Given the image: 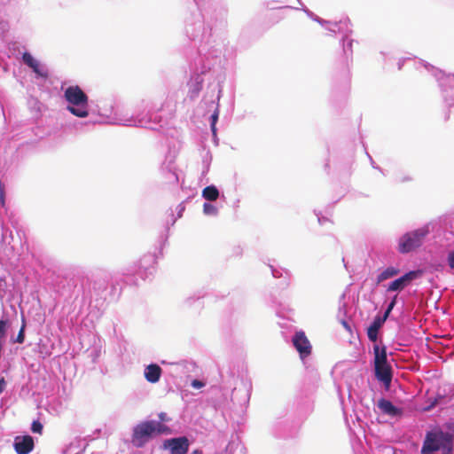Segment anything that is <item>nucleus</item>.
Masks as SVG:
<instances>
[{"label": "nucleus", "instance_id": "obj_1", "mask_svg": "<svg viewBox=\"0 0 454 454\" xmlns=\"http://www.w3.org/2000/svg\"><path fill=\"white\" fill-rule=\"evenodd\" d=\"M197 12L185 19V35L197 48V57L190 63L188 98H197L207 73L216 64L221 50L215 45L214 33L227 27L229 8L223 0H193Z\"/></svg>", "mask_w": 454, "mask_h": 454}, {"label": "nucleus", "instance_id": "obj_2", "mask_svg": "<svg viewBox=\"0 0 454 454\" xmlns=\"http://www.w3.org/2000/svg\"><path fill=\"white\" fill-rule=\"evenodd\" d=\"M354 43L356 42L351 36L340 39V52L335 63L338 71L335 77V89L343 94H346L349 90Z\"/></svg>", "mask_w": 454, "mask_h": 454}, {"label": "nucleus", "instance_id": "obj_3", "mask_svg": "<svg viewBox=\"0 0 454 454\" xmlns=\"http://www.w3.org/2000/svg\"><path fill=\"white\" fill-rule=\"evenodd\" d=\"M454 453V434L440 426H434L426 431L420 454H451Z\"/></svg>", "mask_w": 454, "mask_h": 454}, {"label": "nucleus", "instance_id": "obj_4", "mask_svg": "<svg viewBox=\"0 0 454 454\" xmlns=\"http://www.w3.org/2000/svg\"><path fill=\"white\" fill-rule=\"evenodd\" d=\"M170 429L158 420L151 419L138 423L132 430V444L143 448L150 440L161 434H168Z\"/></svg>", "mask_w": 454, "mask_h": 454}, {"label": "nucleus", "instance_id": "obj_5", "mask_svg": "<svg viewBox=\"0 0 454 454\" xmlns=\"http://www.w3.org/2000/svg\"><path fill=\"white\" fill-rule=\"evenodd\" d=\"M63 98L67 102L66 109L70 114L78 118L89 116V97L79 85H69L65 88Z\"/></svg>", "mask_w": 454, "mask_h": 454}, {"label": "nucleus", "instance_id": "obj_6", "mask_svg": "<svg viewBox=\"0 0 454 454\" xmlns=\"http://www.w3.org/2000/svg\"><path fill=\"white\" fill-rule=\"evenodd\" d=\"M432 226L431 223H427L419 228L402 234L397 239V251L401 254H407L419 249L432 231Z\"/></svg>", "mask_w": 454, "mask_h": 454}, {"label": "nucleus", "instance_id": "obj_7", "mask_svg": "<svg viewBox=\"0 0 454 454\" xmlns=\"http://www.w3.org/2000/svg\"><path fill=\"white\" fill-rule=\"evenodd\" d=\"M114 123L128 127H141L151 129H156L161 119L156 113L147 111L145 114L138 113L136 114H122L114 113Z\"/></svg>", "mask_w": 454, "mask_h": 454}, {"label": "nucleus", "instance_id": "obj_8", "mask_svg": "<svg viewBox=\"0 0 454 454\" xmlns=\"http://www.w3.org/2000/svg\"><path fill=\"white\" fill-rule=\"evenodd\" d=\"M121 289L117 285L109 283L104 278H96L90 289V296L91 300L97 302V306H103L105 302H111L118 299Z\"/></svg>", "mask_w": 454, "mask_h": 454}, {"label": "nucleus", "instance_id": "obj_9", "mask_svg": "<svg viewBox=\"0 0 454 454\" xmlns=\"http://www.w3.org/2000/svg\"><path fill=\"white\" fill-rule=\"evenodd\" d=\"M157 258L155 254L148 253L144 254L140 260L123 270V275L138 276L143 280L150 278L155 272Z\"/></svg>", "mask_w": 454, "mask_h": 454}, {"label": "nucleus", "instance_id": "obj_10", "mask_svg": "<svg viewBox=\"0 0 454 454\" xmlns=\"http://www.w3.org/2000/svg\"><path fill=\"white\" fill-rule=\"evenodd\" d=\"M424 270L422 269L410 270L402 275H398L395 278L391 280L387 285L385 286L387 293H395L398 294L411 285L413 281H416L422 278Z\"/></svg>", "mask_w": 454, "mask_h": 454}, {"label": "nucleus", "instance_id": "obj_11", "mask_svg": "<svg viewBox=\"0 0 454 454\" xmlns=\"http://www.w3.org/2000/svg\"><path fill=\"white\" fill-rule=\"evenodd\" d=\"M292 344L304 363L305 359L311 355L312 346L302 330L295 332L292 337Z\"/></svg>", "mask_w": 454, "mask_h": 454}, {"label": "nucleus", "instance_id": "obj_12", "mask_svg": "<svg viewBox=\"0 0 454 454\" xmlns=\"http://www.w3.org/2000/svg\"><path fill=\"white\" fill-rule=\"evenodd\" d=\"M190 441L186 436H178L167 439L163 442V448L168 450L170 454H187Z\"/></svg>", "mask_w": 454, "mask_h": 454}, {"label": "nucleus", "instance_id": "obj_13", "mask_svg": "<svg viewBox=\"0 0 454 454\" xmlns=\"http://www.w3.org/2000/svg\"><path fill=\"white\" fill-rule=\"evenodd\" d=\"M374 376L376 380L381 383L386 390H388L392 379H393V369L389 363L373 364Z\"/></svg>", "mask_w": 454, "mask_h": 454}, {"label": "nucleus", "instance_id": "obj_14", "mask_svg": "<svg viewBox=\"0 0 454 454\" xmlns=\"http://www.w3.org/2000/svg\"><path fill=\"white\" fill-rule=\"evenodd\" d=\"M377 408L383 415L391 418H401L403 415V409L393 403L386 397H380L376 403Z\"/></svg>", "mask_w": 454, "mask_h": 454}, {"label": "nucleus", "instance_id": "obj_15", "mask_svg": "<svg viewBox=\"0 0 454 454\" xmlns=\"http://www.w3.org/2000/svg\"><path fill=\"white\" fill-rule=\"evenodd\" d=\"M12 446L17 454H29L35 448L34 437L28 434L17 435L13 439Z\"/></svg>", "mask_w": 454, "mask_h": 454}, {"label": "nucleus", "instance_id": "obj_16", "mask_svg": "<svg viewBox=\"0 0 454 454\" xmlns=\"http://www.w3.org/2000/svg\"><path fill=\"white\" fill-rule=\"evenodd\" d=\"M325 29L335 35L340 34L341 35L340 38L350 37L353 34L352 24L348 18L341 19L339 21H332V24H328Z\"/></svg>", "mask_w": 454, "mask_h": 454}, {"label": "nucleus", "instance_id": "obj_17", "mask_svg": "<svg viewBox=\"0 0 454 454\" xmlns=\"http://www.w3.org/2000/svg\"><path fill=\"white\" fill-rule=\"evenodd\" d=\"M297 428L288 420L278 421L273 426V433L278 438H293L297 434Z\"/></svg>", "mask_w": 454, "mask_h": 454}, {"label": "nucleus", "instance_id": "obj_18", "mask_svg": "<svg viewBox=\"0 0 454 454\" xmlns=\"http://www.w3.org/2000/svg\"><path fill=\"white\" fill-rule=\"evenodd\" d=\"M387 320V319L383 318L380 314H377L373 317L366 330L367 337L370 341L374 343L378 342L380 339V330L382 328Z\"/></svg>", "mask_w": 454, "mask_h": 454}, {"label": "nucleus", "instance_id": "obj_19", "mask_svg": "<svg viewBox=\"0 0 454 454\" xmlns=\"http://www.w3.org/2000/svg\"><path fill=\"white\" fill-rule=\"evenodd\" d=\"M161 375L162 369L158 364L151 363L145 367L144 376L149 383L155 384L159 382Z\"/></svg>", "mask_w": 454, "mask_h": 454}, {"label": "nucleus", "instance_id": "obj_20", "mask_svg": "<svg viewBox=\"0 0 454 454\" xmlns=\"http://www.w3.org/2000/svg\"><path fill=\"white\" fill-rule=\"evenodd\" d=\"M446 393L438 392L435 396L428 397L426 400V405L423 407V411L426 412L431 411L438 405L446 404L449 402Z\"/></svg>", "mask_w": 454, "mask_h": 454}, {"label": "nucleus", "instance_id": "obj_21", "mask_svg": "<svg viewBox=\"0 0 454 454\" xmlns=\"http://www.w3.org/2000/svg\"><path fill=\"white\" fill-rule=\"evenodd\" d=\"M400 269L395 266H387V268L383 269L376 278V285H380L382 282L395 278L400 274Z\"/></svg>", "mask_w": 454, "mask_h": 454}, {"label": "nucleus", "instance_id": "obj_22", "mask_svg": "<svg viewBox=\"0 0 454 454\" xmlns=\"http://www.w3.org/2000/svg\"><path fill=\"white\" fill-rule=\"evenodd\" d=\"M373 364L389 363L387 361V352L385 345H380L375 342L373 345Z\"/></svg>", "mask_w": 454, "mask_h": 454}, {"label": "nucleus", "instance_id": "obj_23", "mask_svg": "<svg viewBox=\"0 0 454 454\" xmlns=\"http://www.w3.org/2000/svg\"><path fill=\"white\" fill-rule=\"evenodd\" d=\"M269 267L270 268L271 274H272L273 278H283L282 284L284 285V286L287 287L290 286V279L292 277V273L290 270H284L282 268L278 269L270 264L269 265Z\"/></svg>", "mask_w": 454, "mask_h": 454}, {"label": "nucleus", "instance_id": "obj_24", "mask_svg": "<svg viewBox=\"0 0 454 454\" xmlns=\"http://www.w3.org/2000/svg\"><path fill=\"white\" fill-rule=\"evenodd\" d=\"M220 196V192L215 184L206 186L202 190V198L207 201H215Z\"/></svg>", "mask_w": 454, "mask_h": 454}, {"label": "nucleus", "instance_id": "obj_25", "mask_svg": "<svg viewBox=\"0 0 454 454\" xmlns=\"http://www.w3.org/2000/svg\"><path fill=\"white\" fill-rule=\"evenodd\" d=\"M26 328H27V320L24 317V315H21V325L18 332V334L14 337L12 336L10 338L11 343H18V344H23L26 339Z\"/></svg>", "mask_w": 454, "mask_h": 454}, {"label": "nucleus", "instance_id": "obj_26", "mask_svg": "<svg viewBox=\"0 0 454 454\" xmlns=\"http://www.w3.org/2000/svg\"><path fill=\"white\" fill-rule=\"evenodd\" d=\"M204 153L202 154V170H201V177L204 178L209 172L211 162H212V153L209 150L203 149Z\"/></svg>", "mask_w": 454, "mask_h": 454}, {"label": "nucleus", "instance_id": "obj_27", "mask_svg": "<svg viewBox=\"0 0 454 454\" xmlns=\"http://www.w3.org/2000/svg\"><path fill=\"white\" fill-rule=\"evenodd\" d=\"M398 300H399L398 294H394L392 297H390L389 301H388L383 314H380L383 317V318L388 319L394 308L397 305Z\"/></svg>", "mask_w": 454, "mask_h": 454}, {"label": "nucleus", "instance_id": "obj_28", "mask_svg": "<svg viewBox=\"0 0 454 454\" xmlns=\"http://www.w3.org/2000/svg\"><path fill=\"white\" fill-rule=\"evenodd\" d=\"M11 322L7 317L0 318V340L6 341Z\"/></svg>", "mask_w": 454, "mask_h": 454}, {"label": "nucleus", "instance_id": "obj_29", "mask_svg": "<svg viewBox=\"0 0 454 454\" xmlns=\"http://www.w3.org/2000/svg\"><path fill=\"white\" fill-rule=\"evenodd\" d=\"M203 297H204V294L199 293L198 294H193L192 296L187 297L184 300V303L188 307H191L193 303H197V307L199 309H200L203 306V303L200 301Z\"/></svg>", "mask_w": 454, "mask_h": 454}, {"label": "nucleus", "instance_id": "obj_30", "mask_svg": "<svg viewBox=\"0 0 454 454\" xmlns=\"http://www.w3.org/2000/svg\"><path fill=\"white\" fill-rule=\"evenodd\" d=\"M303 12L314 21L319 23L324 27H327L328 24H332V21L324 20L317 15H316L313 12L309 10L307 7L302 8Z\"/></svg>", "mask_w": 454, "mask_h": 454}, {"label": "nucleus", "instance_id": "obj_31", "mask_svg": "<svg viewBox=\"0 0 454 454\" xmlns=\"http://www.w3.org/2000/svg\"><path fill=\"white\" fill-rule=\"evenodd\" d=\"M219 119V108L218 106L215 109V111L212 113V114L209 117V122H210V130L213 137H215V131L217 130L216 124Z\"/></svg>", "mask_w": 454, "mask_h": 454}, {"label": "nucleus", "instance_id": "obj_32", "mask_svg": "<svg viewBox=\"0 0 454 454\" xmlns=\"http://www.w3.org/2000/svg\"><path fill=\"white\" fill-rule=\"evenodd\" d=\"M31 70L36 78L46 79L49 76L48 71L40 64V62L36 63Z\"/></svg>", "mask_w": 454, "mask_h": 454}, {"label": "nucleus", "instance_id": "obj_33", "mask_svg": "<svg viewBox=\"0 0 454 454\" xmlns=\"http://www.w3.org/2000/svg\"><path fill=\"white\" fill-rule=\"evenodd\" d=\"M21 59L23 63L29 68H32L34 66H35L36 63L39 62L29 51H24L22 53Z\"/></svg>", "mask_w": 454, "mask_h": 454}, {"label": "nucleus", "instance_id": "obj_34", "mask_svg": "<svg viewBox=\"0 0 454 454\" xmlns=\"http://www.w3.org/2000/svg\"><path fill=\"white\" fill-rule=\"evenodd\" d=\"M203 213L206 215L216 216L218 215V208L210 202L203 204Z\"/></svg>", "mask_w": 454, "mask_h": 454}, {"label": "nucleus", "instance_id": "obj_35", "mask_svg": "<svg viewBox=\"0 0 454 454\" xmlns=\"http://www.w3.org/2000/svg\"><path fill=\"white\" fill-rule=\"evenodd\" d=\"M30 429H31L32 433H34V434H42L43 430V426L39 419H35L31 423Z\"/></svg>", "mask_w": 454, "mask_h": 454}, {"label": "nucleus", "instance_id": "obj_36", "mask_svg": "<svg viewBox=\"0 0 454 454\" xmlns=\"http://www.w3.org/2000/svg\"><path fill=\"white\" fill-rule=\"evenodd\" d=\"M446 263L451 270H454V249L448 251L446 254Z\"/></svg>", "mask_w": 454, "mask_h": 454}, {"label": "nucleus", "instance_id": "obj_37", "mask_svg": "<svg viewBox=\"0 0 454 454\" xmlns=\"http://www.w3.org/2000/svg\"><path fill=\"white\" fill-rule=\"evenodd\" d=\"M184 210H185V206H184V203L182 202V203H180V204L177 206V207H176V211H177L176 217V218H174V217L172 216L171 223H170L172 226L175 224V223H176V219H177V218H181V217L183 216V214H184Z\"/></svg>", "mask_w": 454, "mask_h": 454}, {"label": "nucleus", "instance_id": "obj_38", "mask_svg": "<svg viewBox=\"0 0 454 454\" xmlns=\"http://www.w3.org/2000/svg\"><path fill=\"white\" fill-rule=\"evenodd\" d=\"M243 392H244V395H243V397H242V400L240 401V403L241 402L247 403L250 398V387H247V384H244Z\"/></svg>", "mask_w": 454, "mask_h": 454}, {"label": "nucleus", "instance_id": "obj_39", "mask_svg": "<svg viewBox=\"0 0 454 454\" xmlns=\"http://www.w3.org/2000/svg\"><path fill=\"white\" fill-rule=\"evenodd\" d=\"M191 386L195 389H200L205 386V383L198 379H194L192 380Z\"/></svg>", "mask_w": 454, "mask_h": 454}, {"label": "nucleus", "instance_id": "obj_40", "mask_svg": "<svg viewBox=\"0 0 454 454\" xmlns=\"http://www.w3.org/2000/svg\"><path fill=\"white\" fill-rule=\"evenodd\" d=\"M100 350L94 348L90 351L89 356L91 358L93 363H97L98 358L99 357Z\"/></svg>", "mask_w": 454, "mask_h": 454}, {"label": "nucleus", "instance_id": "obj_41", "mask_svg": "<svg viewBox=\"0 0 454 454\" xmlns=\"http://www.w3.org/2000/svg\"><path fill=\"white\" fill-rule=\"evenodd\" d=\"M7 387V381L4 377H0V395L5 390Z\"/></svg>", "mask_w": 454, "mask_h": 454}, {"label": "nucleus", "instance_id": "obj_42", "mask_svg": "<svg viewBox=\"0 0 454 454\" xmlns=\"http://www.w3.org/2000/svg\"><path fill=\"white\" fill-rule=\"evenodd\" d=\"M366 154H367V156H368V158H369V160H370V162H371L372 167L373 168H375V169H378V170H379V171H380L381 173H383L382 168L375 163V161L373 160V159L372 158V156H371L368 153H366Z\"/></svg>", "mask_w": 454, "mask_h": 454}, {"label": "nucleus", "instance_id": "obj_43", "mask_svg": "<svg viewBox=\"0 0 454 454\" xmlns=\"http://www.w3.org/2000/svg\"><path fill=\"white\" fill-rule=\"evenodd\" d=\"M158 417L160 419L159 422H160L161 424H162V422H168L170 420V419L165 412H160Z\"/></svg>", "mask_w": 454, "mask_h": 454}, {"label": "nucleus", "instance_id": "obj_44", "mask_svg": "<svg viewBox=\"0 0 454 454\" xmlns=\"http://www.w3.org/2000/svg\"><path fill=\"white\" fill-rule=\"evenodd\" d=\"M340 324L348 332H351V326L349 323L343 317L340 319Z\"/></svg>", "mask_w": 454, "mask_h": 454}, {"label": "nucleus", "instance_id": "obj_45", "mask_svg": "<svg viewBox=\"0 0 454 454\" xmlns=\"http://www.w3.org/2000/svg\"><path fill=\"white\" fill-rule=\"evenodd\" d=\"M317 216L318 223L321 224V225L324 224L326 221H328V218L324 216V215H322L320 213H318L317 215Z\"/></svg>", "mask_w": 454, "mask_h": 454}, {"label": "nucleus", "instance_id": "obj_46", "mask_svg": "<svg viewBox=\"0 0 454 454\" xmlns=\"http://www.w3.org/2000/svg\"><path fill=\"white\" fill-rule=\"evenodd\" d=\"M241 391L240 388H238L237 387H235L232 390V393H231V400H234L237 398L238 396V394Z\"/></svg>", "mask_w": 454, "mask_h": 454}, {"label": "nucleus", "instance_id": "obj_47", "mask_svg": "<svg viewBox=\"0 0 454 454\" xmlns=\"http://www.w3.org/2000/svg\"><path fill=\"white\" fill-rule=\"evenodd\" d=\"M339 313H343V316L346 317V315H347V305L345 303H343L342 306L340 307Z\"/></svg>", "mask_w": 454, "mask_h": 454}, {"label": "nucleus", "instance_id": "obj_48", "mask_svg": "<svg viewBox=\"0 0 454 454\" xmlns=\"http://www.w3.org/2000/svg\"><path fill=\"white\" fill-rule=\"evenodd\" d=\"M233 254L237 256H239L242 254V248L240 247H234Z\"/></svg>", "mask_w": 454, "mask_h": 454}, {"label": "nucleus", "instance_id": "obj_49", "mask_svg": "<svg viewBox=\"0 0 454 454\" xmlns=\"http://www.w3.org/2000/svg\"><path fill=\"white\" fill-rule=\"evenodd\" d=\"M213 142L215 143V145H218V137H217V130L215 131V137H213Z\"/></svg>", "mask_w": 454, "mask_h": 454}, {"label": "nucleus", "instance_id": "obj_50", "mask_svg": "<svg viewBox=\"0 0 454 454\" xmlns=\"http://www.w3.org/2000/svg\"><path fill=\"white\" fill-rule=\"evenodd\" d=\"M192 454H203V451L200 449H195L192 451Z\"/></svg>", "mask_w": 454, "mask_h": 454}, {"label": "nucleus", "instance_id": "obj_51", "mask_svg": "<svg viewBox=\"0 0 454 454\" xmlns=\"http://www.w3.org/2000/svg\"><path fill=\"white\" fill-rule=\"evenodd\" d=\"M410 180H411V177H409V176H404V177H403V178L400 180V182H403H403H408V181H410Z\"/></svg>", "mask_w": 454, "mask_h": 454}, {"label": "nucleus", "instance_id": "obj_52", "mask_svg": "<svg viewBox=\"0 0 454 454\" xmlns=\"http://www.w3.org/2000/svg\"><path fill=\"white\" fill-rule=\"evenodd\" d=\"M403 65V60H401V59H400V60L398 61V63H397V66H398V69H399V70H400V69H402Z\"/></svg>", "mask_w": 454, "mask_h": 454}, {"label": "nucleus", "instance_id": "obj_53", "mask_svg": "<svg viewBox=\"0 0 454 454\" xmlns=\"http://www.w3.org/2000/svg\"><path fill=\"white\" fill-rule=\"evenodd\" d=\"M447 427H448L449 430H451L453 432V434H454V424H450V425L447 426Z\"/></svg>", "mask_w": 454, "mask_h": 454}, {"label": "nucleus", "instance_id": "obj_54", "mask_svg": "<svg viewBox=\"0 0 454 454\" xmlns=\"http://www.w3.org/2000/svg\"><path fill=\"white\" fill-rule=\"evenodd\" d=\"M325 168H329V162H326V163L325 164Z\"/></svg>", "mask_w": 454, "mask_h": 454}, {"label": "nucleus", "instance_id": "obj_55", "mask_svg": "<svg viewBox=\"0 0 454 454\" xmlns=\"http://www.w3.org/2000/svg\"><path fill=\"white\" fill-rule=\"evenodd\" d=\"M2 281H4V277H3V278H2V277H0V283H1Z\"/></svg>", "mask_w": 454, "mask_h": 454}, {"label": "nucleus", "instance_id": "obj_56", "mask_svg": "<svg viewBox=\"0 0 454 454\" xmlns=\"http://www.w3.org/2000/svg\"><path fill=\"white\" fill-rule=\"evenodd\" d=\"M345 298V294H342V295L340 296V300H343Z\"/></svg>", "mask_w": 454, "mask_h": 454}, {"label": "nucleus", "instance_id": "obj_57", "mask_svg": "<svg viewBox=\"0 0 454 454\" xmlns=\"http://www.w3.org/2000/svg\"><path fill=\"white\" fill-rule=\"evenodd\" d=\"M161 364H167V362H166L165 360H162V361H161Z\"/></svg>", "mask_w": 454, "mask_h": 454}, {"label": "nucleus", "instance_id": "obj_58", "mask_svg": "<svg viewBox=\"0 0 454 454\" xmlns=\"http://www.w3.org/2000/svg\"><path fill=\"white\" fill-rule=\"evenodd\" d=\"M185 363H186V364H188V362H185ZM189 364H190V365H192V366L194 365V364H193V363H192V362H191V363H189Z\"/></svg>", "mask_w": 454, "mask_h": 454}, {"label": "nucleus", "instance_id": "obj_59", "mask_svg": "<svg viewBox=\"0 0 454 454\" xmlns=\"http://www.w3.org/2000/svg\"><path fill=\"white\" fill-rule=\"evenodd\" d=\"M454 76V74H452Z\"/></svg>", "mask_w": 454, "mask_h": 454}, {"label": "nucleus", "instance_id": "obj_60", "mask_svg": "<svg viewBox=\"0 0 454 454\" xmlns=\"http://www.w3.org/2000/svg\"><path fill=\"white\" fill-rule=\"evenodd\" d=\"M451 454H454V453H451Z\"/></svg>", "mask_w": 454, "mask_h": 454}]
</instances>
